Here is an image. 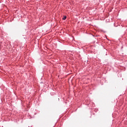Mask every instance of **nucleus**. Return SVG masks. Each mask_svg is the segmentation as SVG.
Instances as JSON below:
<instances>
[{
  "instance_id": "f257e3e1",
  "label": "nucleus",
  "mask_w": 127,
  "mask_h": 127,
  "mask_svg": "<svg viewBox=\"0 0 127 127\" xmlns=\"http://www.w3.org/2000/svg\"><path fill=\"white\" fill-rule=\"evenodd\" d=\"M66 16H64V17H63V19L65 20V19H66Z\"/></svg>"
}]
</instances>
